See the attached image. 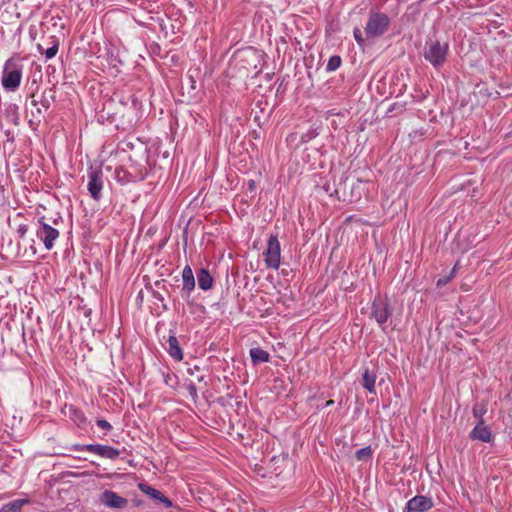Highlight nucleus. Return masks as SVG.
Returning <instances> with one entry per match:
<instances>
[{
  "instance_id": "23",
  "label": "nucleus",
  "mask_w": 512,
  "mask_h": 512,
  "mask_svg": "<svg viewBox=\"0 0 512 512\" xmlns=\"http://www.w3.org/2000/svg\"><path fill=\"white\" fill-rule=\"evenodd\" d=\"M353 34H354V38H355L356 42L360 46H363L364 45V38L362 36L361 30L359 28H355Z\"/></svg>"
},
{
  "instance_id": "13",
  "label": "nucleus",
  "mask_w": 512,
  "mask_h": 512,
  "mask_svg": "<svg viewBox=\"0 0 512 512\" xmlns=\"http://www.w3.org/2000/svg\"><path fill=\"white\" fill-rule=\"evenodd\" d=\"M168 348L167 351L169 355L175 359L176 361H181L183 359V351L179 345V341L176 336L171 335L168 338Z\"/></svg>"
},
{
  "instance_id": "29",
  "label": "nucleus",
  "mask_w": 512,
  "mask_h": 512,
  "mask_svg": "<svg viewBox=\"0 0 512 512\" xmlns=\"http://www.w3.org/2000/svg\"><path fill=\"white\" fill-rule=\"evenodd\" d=\"M333 403H334L333 400H329L326 402V406H331Z\"/></svg>"
},
{
  "instance_id": "10",
  "label": "nucleus",
  "mask_w": 512,
  "mask_h": 512,
  "mask_svg": "<svg viewBox=\"0 0 512 512\" xmlns=\"http://www.w3.org/2000/svg\"><path fill=\"white\" fill-rule=\"evenodd\" d=\"M432 507V499L420 495L413 497L407 502L404 512H426L430 510Z\"/></svg>"
},
{
  "instance_id": "15",
  "label": "nucleus",
  "mask_w": 512,
  "mask_h": 512,
  "mask_svg": "<svg viewBox=\"0 0 512 512\" xmlns=\"http://www.w3.org/2000/svg\"><path fill=\"white\" fill-rule=\"evenodd\" d=\"M198 285L202 290H209L213 285V278L206 269H201L197 274Z\"/></svg>"
},
{
  "instance_id": "22",
  "label": "nucleus",
  "mask_w": 512,
  "mask_h": 512,
  "mask_svg": "<svg viewBox=\"0 0 512 512\" xmlns=\"http://www.w3.org/2000/svg\"><path fill=\"white\" fill-rule=\"evenodd\" d=\"M454 277V270L451 271L450 275L449 276H445V277H442V278H439L437 280V286L438 287H442V286H445L446 284H448L450 282V280Z\"/></svg>"
},
{
  "instance_id": "6",
  "label": "nucleus",
  "mask_w": 512,
  "mask_h": 512,
  "mask_svg": "<svg viewBox=\"0 0 512 512\" xmlns=\"http://www.w3.org/2000/svg\"><path fill=\"white\" fill-rule=\"evenodd\" d=\"M74 450L88 451L106 459H116L120 451L114 447L101 444L75 445Z\"/></svg>"
},
{
  "instance_id": "7",
  "label": "nucleus",
  "mask_w": 512,
  "mask_h": 512,
  "mask_svg": "<svg viewBox=\"0 0 512 512\" xmlns=\"http://www.w3.org/2000/svg\"><path fill=\"white\" fill-rule=\"evenodd\" d=\"M87 188L94 200L100 199L103 189V173L101 170L89 171Z\"/></svg>"
},
{
  "instance_id": "28",
  "label": "nucleus",
  "mask_w": 512,
  "mask_h": 512,
  "mask_svg": "<svg viewBox=\"0 0 512 512\" xmlns=\"http://www.w3.org/2000/svg\"><path fill=\"white\" fill-rule=\"evenodd\" d=\"M297 140V134L296 133H291L287 136L286 138V141L289 143V144H292L294 143L295 141Z\"/></svg>"
},
{
  "instance_id": "21",
  "label": "nucleus",
  "mask_w": 512,
  "mask_h": 512,
  "mask_svg": "<svg viewBox=\"0 0 512 512\" xmlns=\"http://www.w3.org/2000/svg\"><path fill=\"white\" fill-rule=\"evenodd\" d=\"M371 454H372L371 448L369 446L364 447V448H361L356 451V458L358 460H364V459L369 458L371 456Z\"/></svg>"
},
{
  "instance_id": "3",
  "label": "nucleus",
  "mask_w": 512,
  "mask_h": 512,
  "mask_svg": "<svg viewBox=\"0 0 512 512\" xmlns=\"http://www.w3.org/2000/svg\"><path fill=\"white\" fill-rule=\"evenodd\" d=\"M390 20L383 13H371L365 27V33L369 38H376L385 33Z\"/></svg>"
},
{
  "instance_id": "5",
  "label": "nucleus",
  "mask_w": 512,
  "mask_h": 512,
  "mask_svg": "<svg viewBox=\"0 0 512 512\" xmlns=\"http://www.w3.org/2000/svg\"><path fill=\"white\" fill-rule=\"evenodd\" d=\"M264 261L268 268L277 270L280 266L281 248L277 236L271 235L264 252Z\"/></svg>"
},
{
  "instance_id": "1",
  "label": "nucleus",
  "mask_w": 512,
  "mask_h": 512,
  "mask_svg": "<svg viewBox=\"0 0 512 512\" xmlns=\"http://www.w3.org/2000/svg\"><path fill=\"white\" fill-rule=\"evenodd\" d=\"M23 67L13 58H9L3 67L2 86L6 91L14 92L20 86Z\"/></svg>"
},
{
  "instance_id": "8",
  "label": "nucleus",
  "mask_w": 512,
  "mask_h": 512,
  "mask_svg": "<svg viewBox=\"0 0 512 512\" xmlns=\"http://www.w3.org/2000/svg\"><path fill=\"white\" fill-rule=\"evenodd\" d=\"M390 314L391 311L386 300L378 298L373 301L371 306V316L376 320L378 324H384Z\"/></svg>"
},
{
  "instance_id": "25",
  "label": "nucleus",
  "mask_w": 512,
  "mask_h": 512,
  "mask_svg": "<svg viewBox=\"0 0 512 512\" xmlns=\"http://www.w3.org/2000/svg\"><path fill=\"white\" fill-rule=\"evenodd\" d=\"M485 409L484 408H479V407H474L473 408V414L474 416L478 417V418H482V416L484 415L485 413Z\"/></svg>"
},
{
  "instance_id": "20",
  "label": "nucleus",
  "mask_w": 512,
  "mask_h": 512,
  "mask_svg": "<svg viewBox=\"0 0 512 512\" xmlns=\"http://www.w3.org/2000/svg\"><path fill=\"white\" fill-rule=\"evenodd\" d=\"M58 47H59L58 41L54 40L53 45L51 47H49L48 49H46V51H45L46 59L54 58L58 52Z\"/></svg>"
},
{
  "instance_id": "18",
  "label": "nucleus",
  "mask_w": 512,
  "mask_h": 512,
  "mask_svg": "<svg viewBox=\"0 0 512 512\" xmlns=\"http://www.w3.org/2000/svg\"><path fill=\"white\" fill-rule=\"evenodd\" d=\"M28 503L27 499H17L14 500L8 504H5L1 509L0 512H20L23 505Z\"/></svg>"
},
{
  "instance_id": "24",
  "label": "nucleus",
  "mask_w": 512,
  "mask_h": 512,
  "mask_svg": "<svg viewBox=\"0 0 512 512\" xmlns=\"http://www.w3.org/2000/svg\"><path fill=\"white\" fill-rule=\"evenodd\" d=\"M96 423L101 429H104L107 431L111 430V428H112L111 424L104 419H98Z\"/></svg>"
},
{
  "instance_id": "27",
  "label": "nucleus",
  "mask_w": 512,
  "mask_h": 512,
  "mask_svg": "<svg viewBox=\"0 0 512 512\" xmlns=\"http://www.w3.org/2000/svg\"><path fill=\"white\" fill-rule=\"evenodd\" d=\"M74 414H75V417H76L75 421H78L80 423L85 421V416L80 411L74 410Z\"/></svg>"
},
{
  "instance_id": "14",
  "label": "nucleus",
  "mask_w": 512,
  "mask_h": 512,
  "mask_svg": "<svg viewBox=\"0 0 512 512\" xmlns=\"http://www.w3.org/2000/svg\"><path fill=\"white\" fill-rule=\"evenodd\" d=\"M183 290L190 293L195 288V278L190 266H185L182 271Z\"/></svg>"
},
{
  "instance_id": "17",
  "label": "nucleus",
  "mask_w": 512,
  "mask_h": 512,
  "mask_svg": "<svg viewBox=\"0 0 512 512\" xmlns=\"http://www.w3.org/2000/svg\"><path fill=\"white\" fill-rule=\"evenodd\" d=\"M250 357L254 364H258L268 362L270 355L267 351L256 347L250 350Z\"/></svg>"
},
{
  "instance_id": "16",
  "label": "nucleus",
  "mask_w": 512,
  "mask_h": 512,
  "mask_svg": "<svg viewBox=\"0 0 512 512\" xmlns=\"http://www.w3.org/2000/svg\"><path fill=\"white\" fill-rule=\"evenodd\" d=\"M376 374L365 369L362 375V385L370 393H375Z\"/></svg>"
},
{
  "instance_id": "12",
  "label": "nucleus",
  "mask_w": 512,
  "mask_h": 512,
  "mask_svg": "<svg viewBox=\"0 0 512 512\" xmlns=\"http://www.w3.org/2000/svg\"><path fill=\"white\" fill-rule=\"evenodd\" d=\"M470 437L474 440L489 442L491 440V431L482 420L473 428Z\"/></svg>"
},
{
  "instance_id": "26",
  "label": "nucleus",
  "mask_w": 512,
  "mask_h": 512,
  "mask_svg": "<svg viewBox=\"0 0 512 512\" xmlns=\"http://www.w3.org/2000/svg\"><path fill=\"white\" fill-rule=\"evenodd\" d=\"M27 231H28V228L26 225H20L17 228V233L19 234L20 237H24L26 235Z\"/></svg>"
},
{
  "instance_id": "30",
  "label": "nucleus",
  "mask_w": 512,
  "mask_h": 512,
  "mask_svg": "<svg viewBox=\"0 0 512 512\" xmlns=\"http://www.w3.org/2000/svg\"><path fill=\"white\" fill-rule=\"evenodd\" d=\"M38 50L41 51L42 50V46L41 45H38Z\"/></svg>"
},
{
  "instance_id": "11",
  "label": "nucleus",
  "mask_w": 512,
  "mask_h": 512,
  "mask_svg": "<svg viewBox=\"0 0 512 512\" xmlns=\"http://www.w3.org/2000/svg\"><path fill=\"white\" fill-rule=\"evenodd\" d=\"M138 488L140 491H142L146 495L163 503L166 507L169 508L172 506V502L166 496H164L159 490H157L145 483H139Z\"/></svg>"
},
{
  "instance_id": "2",
  "label": "nucleus",
  "mask_w": 512,
  "mask_h": 512,
  "mask_svg": "<svg viewBox=\"0 0 512 512\" xmlns=\"http://www.w3.org/2000/svg\"><path fill=\"white\" fill-rule=\"evenodd\" d=\"M36 237L44 244L46 250H51L55 246L56 240L59 238V231L51 226L45 219L41 217L35 223Z\"/></svg>"
},
{
  "instance_id": "4",
  "label": "nucleus",
  "mask_w": 512,
  "mask_h": 512,
  "mask_svg": "<svg viewBox=\"0 0 512 512\" xmlns=\"http://www.w3.org/2000/svg\"><path fill=\"white\" fill-rule=\"evenodd\" d=\"M448 52V44L440 42H431L427 45L424 52V57L427 61H429L434 67L441 66L447 56Z\"/></svg>"
},
{
  "instance_id": "9",
  "label": "nucleus",
  "mask_w": 512,
  "mask_h": 512,
  "mask_svg": "<svg viewBox=\"0 0 512 512\" xmlns=\"http://www.w3.org/2000/svg\"><path fill=\"white\" fill-rule=\"evenodd\" d=\"M103 505L109 508L123 509L127 506L128 500L111 490H105L100 496Z\"/></svg>"
},
{
  "instance_id": "19",
  "label": "nucleus",
  "mask_w": 512,
  "mask_h": 512,
  "mask_svg": "<svg viewBox=\"0 0 512 512\" xmlns=\"http://www.w3.org/2000/svg\"><path fill=\"white\" fill-rule=\"evenodd\" d=\"M340 65H341V58L339 56H332L328 60L326 70L330 71V72L335 71L340 67Z\"/></svg>"
}]
</instances>
